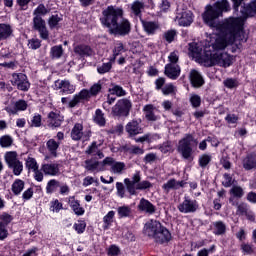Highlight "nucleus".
I'll return each instance as SVG.
<instances>
[{"mask_svg":"<svg viewBox=\"0 0 256 256\" xmlns=\"http://www.w3.org/2000/svg\"><path fill=\"white\" fill-rule=\"evenodd\" d=\"M28 47L29 49H34V50L39 49V47H41V40L37 38H33L29 40Z\"/></svg>","mask_w":256,"mask_h":256,"instance_id":"obj_63","label":"nucleus"},{"mask_svg":"<svg viewBox=\"0 0 256 256\" xmlns=\"http://www.w3.org/2000/svg\"><path fill=\"white\" fill-rule=\"evenodd\" d=\"M243 167L247 171H250V169H255L256 167V156H248L243 161Z\"/></svg>","mask_w":256,"mask_h":256,"instance_id":"obj_39","label":"nucleus"},{"mask_svg":"<svg viewBox=\"0 0 256 256\" xmlns=\"http://www.w3.org/2000/svg\"><path fill=\"white\" fill-rule=\"evenodd\" d=\"M157 139H161L159 134H145L144 136L136 139V143H145V141L148 143H153V141H157Z\"/></svg>","mask_w":256,"mask_h":256,"instance_id":"obj_37","label":"nucleus"},{"mask_svg":"<svg viewBox=\"0 0 256 256\" xmlns=\"http://www.w3.org/2000/svg\"><path fill=\"white\" fill-rule=\"evenodd\" d=\"M190 103L192 107H194V109H197V107H201V96L197 94H191Z\"/></svg>","mask_w":256,"mask_h":256,"instance_id":"obj_58","label":"nucleus"},{"mask_svg":"<svg viewBox=\"0 0 256 256\" xmlns=\"http://www.w3.org/2000/svg\"><path fill=\"white\" fill-rule=\"evenodd\" d=\"M175 22L180 25V27H189L193 23V12L189 10L177 11Z\"/></svg>","mask_w":256,"mask_h":256,"instance_id":"obj_9","label":"nucleus"},{"mask_svg":"<svg viewBox=\"0 0 256 256\" xmlns=\"http://www.w3.org/2000/svg\"><path fill=\"white\" fill-rule=\"evenodd\" d=\"M13 145V137L4 135L0 137V146L3 148L11 147Z\"/></svg>","mask_w":256,"mask_h":256,"instance_id":"obj_51","label":"nucleus"},{"mask_svg":"<svg viewBox=\"0 0 256 256\" xmlns=\"http://www.w3.org/2000/svg\"><path fill=\"white\" fill-rule=\"evenodd\" d=\"M117 211H118V216L120 217V219L129 217L131 215V207H129V206H120V207H118Z\"/></svg>","mask_w":256,"mask_h":256,"instance_id":"obj_46","label":"nucleus"},{"mask_svg":"<svg viewBox=\"0 0 256 256\" xmlns=\"http://www.w3.org/2000/svg\"><path fill=\"white\" fill-rule=\"evenodd\" d=\"M102 143L103 141H100L98 144L97 142H92V144L86 150L87 155H92L93 157L97 155L99 159H103L105 155L101 152V150H99V147L101 146Z\"/></svg>","mask_w":256,"mask_h":256,"instance_id":"obj_30","label":"nucleus"},{"mask_svg":"<svg viewBox=\"0 0 256 256\" xmlns=\"http://www.w3.org/2000/svg\"><path fill=\"white\" fill-rule=\"evenodd\" d=\"M56 89H60L64 95H71L75 93V85L71 84L69 80H57L55 81Z\"/></svg>","mask_w":256,"mask_h":256,"instance_id":"obj_15","label":"nucleus"},{"mask_svg":"<svg viewBox=\"0 0 256 256\" xmlns=\"http://www.w3.org/2000/svg\"><path fill=\"white\" fill-rule=\"evenodd\" d=\"M154 241L156 243H169L171 241V232L163 225L160 226V230L157 232Z\"/></svg>","mask_w":256,"mask_h":256,"instance_id":"obj_23","label":"nucleus"},{"mask_svg":"<svg viewBox=\"0 0 256 256\" xmlns=\"http://www.w3.org/2000/svg\"><path fill=\"white\" fill-rule=\"evenodd\" d=\"M4 159L9 169H12L14 175L19 176L21 173H23V162L19 160V157L15 151L6 152Z\"/></svg>","mask_w":256,"mask_h":256,"instance_id":"obj_5","label":"nucleus"},{"mask_svg":"<svg viewBox=\"0 0 256 256\" xmlns=\"http://www.w3.org/2000/svg\"><path fill=\"white\" fill-rule=\"evenodd\" d=\"M111 67H113V64H111V62L103 63L102 65L97 67V71L100 75H105V73H109L111 71Z\"/></svg>","mask_w":256,"mask_h":256,"instance_id":"obj_56","label":"nucleus"},{"mask_svg":"<svg viewBox=\"0 0 256 256\" xmlns=\"http://www.w3.org/2000/svg\"><path fill=\"white\" fill-rule=\"evenodd\" d=\"M83 137V124L77 123L71 131V138L73 141H79Z\"/></svg>","mask_w":256,"mask_h":256,"instance_id":"obj_35","label":"nucleus"},{"mask_svg":"<svg viewBox=\"0 0 256 256\" xmlns=\"http://www.w3.org/2000/svg\"><path fill=\"white\" fill-rule=\"evenodd\" d=\"M143 11H145V3H143V1L136 0L130 5L131 17H135L136 19L138 18L141 21Z\"/></svg>","mask_w":256,"mask_h":256,"instance_id":"obj_18","label":"nucleus"},{"mask_svg":"<svg viewBox=\"0 0 256 256\" xmlns=\"http://www.w3.org/2000/svg\"><path fill=\"white\" fill-rule=\"evenodd\" d=\"M100 22L103 27L108 29L110 35L125 37V35L131 33V22L123 17V10L121 8L108 6L102 11Z\"/></svg>","mask_w":256,"mask_h":256,"instance_id":"obj_2","label":"nucleus"},{"mask_svg":"<svg viewBox=\"0 0 256 256\" xmlns=\"http://www.w3.org/2000/svg\"><path fill=\"white\" fill-rule=\"evenodd\" d=\"M230 194H232V196L236 199H241V197L245 195V191L241 188V186H233L230 189Z\"/></svg>","mask_w":256,"mask_h":256,"instance_id":"obj_47","label":"nucleus"},{"mask_svg":"<svg viewBox=\"0 0 256 256\" xmlns=\"http://www.w3.org/2000/svg\"><path fill=\"white\" fill-rule=\"evenodd\" d=\"M9 237V230H7V226L0 222V241H5Z\"/></svg>","mask_w":256,"mask_h":256,"instance_id":"obj_61","label":"nucleus"},{"mask_svg":"<svg viewBox=\"0 0 256 256\" xmlns=\"http://www.w3.org/2000/svg\"><path fill=\"white\" fill-rule=\"evenodd\" d=\"M68 204L72 211L75 213V215H85V209L81 207L79 200H76L75 197H70L68 200Z\"/></svg>","mask_w":256,"mask_h":256,"instance_id":"obj_28","label":"nucleus"},{"mask_svg":"<svg viewBox=\"0 0 256 256\" xmlns=\"http://www.w3.org/2000/svg\"><path fill=\"white\" fill-rule=\"evenodd\" d=\"M31 127H41V114H34L31 120Z\"/></svg>","mask_w":256,"mask_h":256,"instance_id":"obj_64","label":"nucleus"},{"mask_svg":"<svg viewBox=\"0 0 256 256\" xmlns=\"http://www.w3.org/2000/svg\"><path fill=\"white\" fill-rule=\"evenodd\" d=\"M143 111L147 121H158L159 116L155 115V111H157L155 106L147 104L144 106Z\"/></svg>","mask_w":256,"mask_h":256,"instance_id":"obj_29","label":"nucleus"},{"mask_svg":"<svg viewBox=\"0 0 256 256\" xmlns=\"http://www.w3.org/2000/svg\"><path fill=\"white\" fill-rule=\"evenodd\" d=\"M185 185H187V182L183 180L177 181L175 179H170L165 184H163L162 189H164L166 193H169L171 189L176 191L177 189H181V187H185Z\"/></svg>","mask_w":256,"mask_h":256,"instance_id":"obj_25","label":"nucleus"},{"mask_svg":"<svg viewBox=\"0 0 256 256\" xmlns=\"http://www.w3.org/2000/svg\"><path fill=\"white\" fill-rule=\"evenodd\" d=\"M241 13L243 17H240L245 21L247 17H255L256 15V0L250 2L247 6H245L242 10Z\"/></svg>","mask_w":256,"mask_h":256,"instance_id":"obj_27","label":"nucleus"},{"mask_svg":"<svg viewBox=\"0 0 256 256\" xmlns=\"http://www.w3.org/2000/svg\"><path fill=\"white\" fill-rule=\"evenodd\" d=\"M132 104L129 99H120L111 109L113 117H129Z\"/></svg>","mask_w":256,"mask_h":256,"instance_id":"obj_6","label":"nucleus"},{"mask_svg":"<svg viewBox=\"0 0 256 256\" xmlns=\"http://www.w3.org/2000/svg\"><path fill=\"white\" fill-rule=\"evenodd\" d=\"M193 141V135L187 134L178 142V153L187 161H193Z\"/></svg>","mask_w":256,"mask_h":256,"instance_id":"obj_4","label":"nucleus"},{"mask_svg":"<svg viewBox=\"0 0 256 256\" xmlns=\"http://www.w3.org/2000/svg\"><path fill=\"white\" fill-rule=\"evenodd\" d=\"M140 21L142 23L145 33H147L148 35H155L157 31L161 29V26L157 21H145V20H140Z\"/></svg>","mask_w":256,"mask_h":256,"instance_id":"obj_20","label":"nucleus"},{"mask_svg":"<svg viewBox=\"0 0 256 256\" xmlns=\"http://www.w3.org/2000/svg\"><path fill=\"white\" fill-rule=\"evenodd\" d=\"M74 53H76V55H80V57H89V55L93 54V50L91 47L81 44L74 47Z\"/></svg>","mask_w":256,"mask_h":256,"instance_id":"obj_32","label":"nucleus"},{"mask_svg":"<svg viewBox=\"0 0 256 256\" xmlns=\"http://www.w3.org/2000/svg\"><path fill=\"white\" fill-rule=\"evenodd\" d=\"M33 27L35 31H38L40 37L47 41L49 39V30H47V26L45 24V20L41 18V16H35L33 18Z\"/></svg>","mask_w":256,"mask_h":256,"instance_id":"obj_10","label":"nucleus"},{"mask_svg":"<svg viewBox=\"0 0 256 256\" xmlns=\"http://www.w3.org/2000/svg\"><path fill=\"white\" fill-rule=\"evenodd\" d=\"M197 209H199V202L189 198V196H185L184 201L178 205V211L184 214L195 213Z\"/></svg>","mask_w":256,"mask_h":256,"instance_id":"obj_8","label":"nucleus"},{"mask_svg":"<svg viewBox=\"0 0 256 256\" xmlns=\"http://www.w3.org/2000/svg\"><path fill=\"white\" fill-rule=\"evenodd\" d=\"M189 53H191L192 57H196L198 59H201L203 61V57H205L206 53H210L209 50H204L203 52V46L201 43L197 42H191L189 43Z\"/></svg>","mask_w":256,"mask_h":256,"instance_id":"obj_14","label":"nucleus"},{"mask_svg":"<svg viewBox=\"0 0 256 256\" xmlns=\"http://www.w3.org/2000/svg\"><path fill=\"white\" fill-rule=\"evenodd\" d=\"M41 171L50 177H57V175L61 174L60 165L57 163L42 164Z\"/></svg>","mask_w":256,"mask_h":256,"instance_id":"obj_19","label":"nucleus"},{"mask_svg":"<svg viewBox=\"0 0 256 256\" xmlns=\"http://www.w3.org/2000/svg\"><path fill=\"white\" fill-rule=\"evenodd\" d=\"M161 222L157 220H149L144 226V235L150 239H155L157 233L161 230Z\"/></svg>","mask_w":256,"mask_h":256,"instance_id":"obj_11","label":"nucleus"},{"mask_svg":"<svg viewBox=\"0 0 256 256\" xmlns=\"http://www.w3.org/2000/svg\"><path fill=\"white\" fill-rule=\"evenodd\" d=\"M190 81L193 87H202V85L205 83V80H203V76H201V74L197 70L190 71Z\"/></svg>","mask_w":256,"mask_h":256,"instance_id":"obj_31","label":"nucleus"},{"mask_svg":"<svg viewBox=\"0 0 256 256\" xmlns=\"http://www.w3.org/2000/svg\"><path fill=\"white\" fill-rule=\"evenodd\" d=\"M50 211L52 213H59L60 211H63V203H61L59 199H53L50 202Z\"/></svg>","mask_w":256,"mask_h":256,"instance_id":"obj_41","label":"nucleus"},{"mask_svg":"<svg viewBox=\"0 0 256 256\" xmlns=\"http://www.w3.org/2000/svg\"><path fill=\"white\" fill-rule=\"evenodd\" d=\"M94 122L99 125V127H105V114L103 113V111H101V109H97L95 111V115H94Z\"/></svg>","mask_w":256,"mask_h":256,"instance_id":"obj_38","label":"nucleus"},{"mask_svg":"<svg viewBox=\"0 0 256 256\" xmlns=\"http://www.w3.org/2000/svg\"><path fill=\"white\" fill-rule=\"evenodd\" d=\"M50 54L52 59H61L63 56V46L62 45H56L51 48Z\"/></svg>","mask_w":256,"mask_h":256,"instance_id":"obj_40","label":"nucleus"},{"mask_svg":"<svg viewBox=\"0 0 256 256\" xmlns=\"http://www.w3.org/2000/svg\"><path fill=\"white\" fill-rule=\"evenodd\" d=\"M231 11L229 2L222 0L216 2L213 6H206L205 12L202 14V19L208 27L214 30V33L210 36L212 47L215 51L214 54L206 52L202 57V63L205 67H231L233 65V56L227 52H219L227 49L229 45H233L235 41H241L243 39V25L245 20L243 18L230 17L223 22L217 23V19L223 15V12Z\"/></svg>","mask_w":256,"mask_h":256,"instance_id":"obj_1","label":"nucleus"},{"mask_svg":"<svg viewBox=\"0 0 256 256\" xmlns=\"http://www.w3.org/2000/svg\"><path fill=\"white\" fill-rule=\"evenodd\" d=\"M138 210L141 211L142 213L153 215V213H155V206L149 200L141 198L138 204Z\"/></svg>","mask_w":256,"mask_h":256,"instance_id":"obj_26","label":"nucleus"},{"mask_svg":"<svg viewBox=\"0 0 256 256\" xmlns=\"http://www.w3.org/2000/svg\"><path fill=\"white\" fill-rule=\"evenodd\" d=\"M223 83L224 87H227V89H235V87L238 85L237 80L233 78H227Z\"/></svg>","mask_w":256,"mask_h":256,"instance_id":"obj_62","label":"nucleus"},{"mask_svg":"<svg viewBox=\"0 0 256 256\" xmlns=\"http://www.w3.org/2000/svg\"><path fill=\"white\" fill-rule=\"evenodd\" d=\"M11 189L14 195H21V192L25 189V182L21 179H16L13 182Z\"/></svg>","mask_w":256,"mask_h":256,"instance_id":"obj_36","label":"nucleus"},{"mask_svg":"<svg viewBox=\"0 0 256 256\" xmlns=\"http://www.w3.org/2000/svg\"><path fill=\"white\" fill-rule=\"evenodd\" d=\"M168 65H177L179 63V51H173L168 56Z\"/></svg>","mask_w":256,"mask_h":256,"instance_id":"obj_59","label":"nucleus"},{"mask_svg":"<svg viewBox=\"0 0 256 256\" xmlns=\"http://www.w3.org/2000/svg\"><path fill=\"white\" fill-rule=\"evenodd\" d=\"M87 227V223L83 220H79L78 222L74 223L73 229L78 233V235H81L82 233H85V229Z\"/></svg>","mask_w":256,"mask_h":256,"instance_id":"obj_50","label":"nucleus"},{"mask_svg":"<svg viewBox=\"0 0 256 256\" xmlns=\"http://www.w3.org/2000/svg\"><path fill=\"white\" fill-rule=\"evenodd\" d=\"M12 34L13 29L11 28V25L5 23L0 24V41L9 39V37H11Z\"/></svg>","mask_w":256,"mask_h":256,"instance_id":"obj_34","label":"nucleus"},{"mask_svg":"<svg viewBox=\"0 0 256 256\" xmlns=\"http://www.w3.org/2000/svg\"><path fill=\"white\" fill-rule=\"evenodd\" d=\"M59 145H61V142L56 141L53 138L46 142V148L49 151L51 157H57V150L59 149Z\"/></svg>","mask_w":256,"mask_h":256,"instance_id":"obj_33","label":"nucleus"},{"mask_svg":"<svg viewBox=\"0 0 256 256\" xmlns=\"http://www.w3.org/2000/svg\"><path fill=\"white\" fill-rule=\"evenodd\" d=\"M64 121L63 115L58 111L50 112L48 114V125L49 127H61V124Z\"/></svg>","mask_w":256,"mask_h":256,"instance_id":"obj_21","label":"nucleus"},{"mask_svg":"<svg viewBox=\"0 0 256 256\" xmlns=\"http://www.w3.org/2000/svg\"><path fill=\"white\" fill-rule=\"evenodd\" d=\"M104 163H106V166L110 167L111 173H114L115 175H121L123 171H125V163L117 162L112 157H106Z\"/></svg>","mask_w":256,"mask_h":256,"instance_id":"obj_12","label":"nucleus"},{"mask_svg":"<svg viewBox=\"0 0 256 256\" xmlns=\"http://www.w3.org/2000/svg\"><path fill=\"white\" fill-rule=\"evenodd\" d=\"M101 89H103V82L99 80L90 87V90L83 89L78 94H75L68 104L69 107L73 109V107H77V105L82 103V101H87V99H91V97L99 95V93H101Z\"/></svg>","mask_w":256,"mask_h":256,"instance_id":"obj_3","label":"nucleus"},{"mask_svg":"<svg viewBox=\"0 0 256 256\" xmlns=\"http://www.w3.org/2000/svg\"><path fill=\"white\" fill-rule=\"evenodd\" d=\"M11 83L14 87H17L19 91H29V87H31L27 75L23 73H13Z\"/></svg>","mask_w":256,"mask_h":256,"instance_id":"obj_7","label":"nucleus"},{"mask_svg":"<svg viewBox=\"0 0 256 256\" xmlns=\"http://www.w3.org/2000/svg\"><path fill=\"white\" fill-rule=\"evenodd\" d=\"M241 250L244 255H253L256 253V248L253 246V244L242 243Z\"/></svg>","mask_w":256,"mask_h":256,"instance_id":"obj_43","label":"nucleus"},{"mask_svg":"<svg viewBox=\"0 0 256 256\" xmlns=\"http://www.w3.org/2000/svg\"><path fill=\"white\" fill-rule=\"evenodd\" d=\"M109 93L111 95H116L117 97H125V95H126V92L123 89V87H121L119 85L112 86V88L109 89Z\"/></svg>","mask_w":256,"mask_h":256,"instance_id":"obj_44","label":"nucleus"},{"mask_svg":"<svg viewBox=\"0 0 256 256\" xmlns=\"http://www.w3.org/2000/svg\"><path fill=\"white\" fill-rule=\"evenodd\" d=\"M236 215H244L249 221H255V214L249 208V205L245 202L236 204Z\"/></svg>","mask_w":256,"mask_h":256,"instance_id":"obj_17","label":"nucleus"},{"mask_svg":"<svg viewBox=\"0 0 256 256\" xmlns=\"http://www.w3.org/2000/svg\"><path fill=\"white\" fill-rule=\"evenodd\" d=\"M125 51V47L123 46V43L117 42L115 44L114 50H113V58L110 61H115L117 59L118 55H121Z\"/></svg>","mask_w":256,"mask_h":256,"instance_id":"obj_48","label":"nucleus"},{"mask_svg":"<svg viewBox=\"0 0 256 256\" xmlns=\"http://www.w3.org/2000/svg\"><path fill=\"white\" fill-rule=\"evenodd\" d=\"M61 21V17L59 15H52L48 20V25L50 29H57L59 26V22Z\"/></svg>","mask_w":256,"mask_h":256,"instance_id":"obj_52","label":"nucleus"},{"mask_svg":"<svg viewBox=\"0 0 256 256\" xmlns=\"http://www.w3.org/2000/svg\"><path fill=\"white\" fill-rule=\"evenodd\" d=\"M198 163L202 169H205V167L208 165V163H211V155H209V154L201 155L199 157Z\"/></svg>","mask_w":256,"mask_h":256,"instance_id":"obj_55","label":"nucleus"},{"mask_svg":"<svg viewBox=\"0 0 256 256\" xmlns=\"http://www.w3.org/2000/svg\"><path fill=\"white\" fill-rule=\"evenodd\" d=\"M126 132L130 137H135V135H141L143 133V128L141 127V119L132 120L126 125Z\"/></svg>","mask_w":256,"mask_h":256,"instance_id":"obj_16","label":"nucleus"},{"mask_svg":"<svg viewBox=\"0 0 256 256\" xmlns=\"http://www.w3.org/2000/svg\"><path fill=\"white\" fill-rule=\"evenodd\" d=\"M210 229L213 235L223 236L227 233V224L221 220L214 221L212 222Z\"/></svg>","mask_w":256,"mask_h":256,"instance_id":"obj_24","label":"nucleus"},{"mask_svg":"<svg viewBox=\"0 0 256 256\" xmlns=\"http://www.w3.org/2000/svg\"><path fill=\"white\" fill-rule=\"evenodd\" d=\"M124 183L126 185V189L128 191V193H130V195H137V184H133L131 182V179L126 178L124 180Z\"/></svg>","mask_w":256,"mask_h":256,"instance_id":"obj_45","label":"nucleus"},{"mask_svg":"<svg viewBox=\"0 0 256 256\" xmlns=\"http://www.w3.org/2000/svg\"><path fill=\"white\" fill-rule=\"evenodd\" d=\"M158 149L161 151V153L164 154L171 153V151H173V145L171 144V142L166 141L162 145H160Z\"/></svg>","mask_w":256,"mask_h":256,"instance_id":"obj_60","label":"nucleus"},{"mask_svg":"<svg viewBox=\"0 0 256 256\" xmlns=\"http://www.w3.org/2000/svg\"><path fill=\"white\" fill-rule=\"evenodd\" d=\"M175 37H177L176 30H168L164 33V39L167 43H173V41H175Z\"/></svg>","mask_w":256,"mask_h":256,"instance_id":"obj_57","label":"nucleus"},{"mask_svg":"<svg viewBox=\"0 0 256 256\" xmlns=\"http://www.w3.org/2000/svg\"><path fill=\"white\" fill-rule=\"evenodd\" d=\"M113 217H115V211H109L107 215L103 217L104 229H109V225L113 223Z\"/></svg>","mask_w":256,"mask_h":256,"instance_id":"obj_49","label":"nucleus"},{"mask_svg":"<svg viewBox=\"0 0 256 256\" xmlns=\"http://www.w3.org/2000/svg\"><path fill=\"white\" fill-rule=\"evenodd\" d=\"M59 187H60L59 181L52 179L47 183L46 193L48 194L55 193V191H57V188Z\"/></svg>","mask_w":256,"mask_h":256,"instance_id":"obj_42","label":"nucleus"},{"mask_svg":"<svg viewBox=\"0 0 256 256\" xmlns=\"http://www.w3.org/2000/svg\"><path fill=\"white\" fill-rule=\"evenodd\" d=\"M165 75H167L169 79H178L179 75H181V67L178 64H166Z\"/></svg>","mask_w":256,"mask_h":256,"instance_id":"obj_22","label":"nucleus"},{"mask_svg":"<svg viewBox=\"0 0 256 256\" xmlns=\"http://www.w3.org/2000/svg\"><path fill=\"white\" fill-rule=\"evenodd\" d=\"M85 169L91 171V173H100V171H105L106 163L105 160L99 162L95 159H88L85 162Z\"/></svg>","mask_w":256,"mask_h":256,"instance_id":"obj_13","label":"nucleus"},{"mask_svg":"<svg viewBox=\"0 0 256 256\" xmlns=\"http://www.w3.org/2000/svg\"><path fill=\"white\" fill-rule=\"evenodd\" d=\"M47 13H49V9H47V7H45V5L40 4L34 10L33 15H35V17H41V16L47 15Z\"/></svg>","mask_w":256,"mask_h":256,"instance_id":"obj_53","label":"nucleus"},{"mask_svg":"<svg viewBox=\"0 0 256 256\" xmlns=\"http://www.w3.org/2000/svg\"><path fill=\"white\" fill-rule=\"evenodd\" d=\"M26 167L29 169V171H36L39 169V164H37V160L35 158L28 157L26 159Z\"/></svg>","mask_w":256,"mask_h":256,"instance_id":"obj_54","label":"nucleus"}]
</instances>
